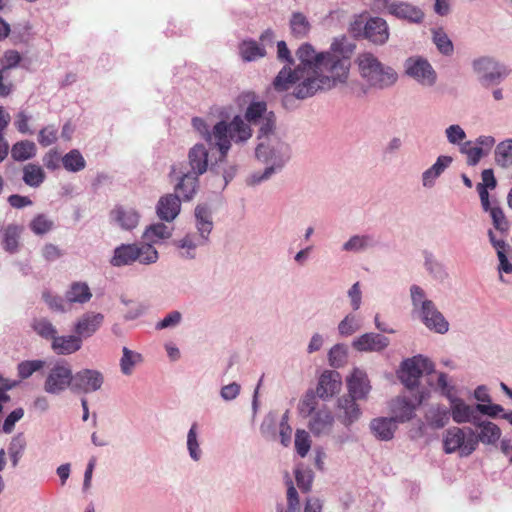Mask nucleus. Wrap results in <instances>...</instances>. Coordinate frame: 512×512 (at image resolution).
<instances>
[{
  "mask_svg": "<svg viewBox=\"0 0 512 512\" xmlns=\"http://www.w3.org/2000/svg\"><path fill=\"white\" fill-rule=\"evenodd\" d=\"M296 56L300 64L293 71L286 66L279 71L273 81L275 90L282 92L294 87L293 95L305 99L348 79L351 63L342 40L335 39L329 51L319 54L310 44H302Z\"/></svg>",
  "mask_w": 512,
  "mask_h": 512,
  "instance_id": "f257e3e1",
  "label": "nucleus"
},
{
  "mask_svg": "<svg viewBox=\"0 0 512 512\" xmlns=\"http://www.w3.org/2000/svg\"><path fill=\"white\" fill-rule=\"evenodd\" d=\"M192 124L194 128L205 135L206 140L214 139L215 145L221 153V161L226 158L231 147V141L236 143L245 142L252 136L250 126L240 116H235L230 123L218 122L213 127L212 133H209L204 120L201 118H193Z\"/></svg>",
  "mask_w": 512,
  "mask_h": 512,
  "instance_id": "f03ea898",
  "label": "nucleus"
},
{
  "mask_svg": "<svg viewBox=\"0 0 512 512\" xmlns=\"http://www.w3.org/2000/svg\"><path fill=\"white\" fill-rule=\"evenodd\" d=\"M356 63L360 76L370 87L384 89L395 84L398 79V75L393 68L383 65L370 52L359 54Z\"/></svg>",
  "mask_w": 512,
  "mask_h": 512,
  "instance_id": "7ed1b4c3",
  "label": "nucleus"
},
{
  "mask_svg": "<svg viewBox=\"0 0 512 512\" xmlns=\"http://www.w3.org/2000/svg\"><path fill=\"white\" fill-rule=\"evenodd\" d=\"M157 259L158 252L151 244H122L115 248L110 263L115 267L131 265L136 261L148 265L155 263Z\"/></svg>",
  "mask_w": 512,
  "mask_h": 512,
  "instance_id": "20e7f679",
  "label": "nucleus"
},
{
  "mask_svg": "<svg viewBox=\"0 0 512 512\" xmlns=\"http://www.w3.org/2000/svg\"><path fill=\"white\" fill-rule=\"evenodd\" d=\"M477 446L478 439L471 428H467L466 431L459 427L449 428L443 438V448L447 454L458 451L460 456L466 457L471 455Z\"/></svg>",
  "mask_w": 512,
  "mask_h": 512,
  "instance_id": "39448f33",
  "label": "nucleus"
},
{
  "mask_svg": "<svg viewBox=\"0 0 512 512\" xmlns=\"http://www.w3.org/2000/svg\"><path fill=\"white\" fill-rule=\"evenodd\" d=\"M433 371L434 365L431 361L422 356H414L402 363L399 377L408 389H413L418 385L423 373L429 374Z\"/></svg>",
  "mask_w": 512,
  "mask_h": 512,
  "instance_id": "423d86ee",
  "label": "nucleus"
},
{
  "mask_svg": "<svg viewBox=\"0 0 512 512\" xmlns=\"http://www.w3.org/2000/svg\"><path fill=\"white\" fill-rule=\"evenodd\" d=\"M473 68L479 75L480 82L485 86L500 83L510 73V70L505 65L489 57L475 60Z\"/></svg>",
  "mask_w": 512,
  "mask_h": 512,
  "instance_id": "0eeeda50",
  "label": "nucleus"
},
{
  "mask_svg": "<svg viewBox=\"0 0 512 512\" xmlns=\"http://www.w3.org/2000/svg\"><path fill=\"white\" fill-rule=\"evenodd\" d=\"M195 217L197 221V228L201 236V241L198 244L204 243L207 240L208 235L212 230V221L210 220V213L206 207L197 206L195 209ZM178 246L182 249H187L186 257L193 258L194 254L191 251L197 246V243L194 242L190 235L185 236L178 242Z\"/></svg>",
  "mask_w": 512,
  "mask_h": 512,
  "instance_id": "6e6552de",
  "label": "nucleus"
},
{
  "mask_svg": "<svg viewBox=\"0 0 512 512\" xmlns=\"http://www.w3.org/2000/svg\"><path fill=\"white\" fill-rule=\"evenodd\" d=\"M74 375L68 365L56 364L48 373L44 390L50 394H59L66 388L73 389Z\"/></svg>",
  "mask_w": 512,
  "mask_h": 512,
  "instance_id": "1a4fd4ad",
  "label": "nucleus"
},
{
  "mask_svg": "<svg viewBox=\"0 0 512 512\" xmlns=\"http://www.w3.org/2000/svg\"><path fill=\"white\" fill-rule=\"evenodd\" d=\"M407 75L424 85H433L436 73L429 62L421 57H410L405 62Z\"/></svg>",
  "mask_w": 512,
  "mask_h": 512,
  "instance_id": "9d476101",
  "label": "nucleus"
},
{
  "mask_svg": "<svg viewBox=\"0 0 512 512\" xmlns=\"http://www.w3.org/2000/svg\"><path fill=\"white\" fill-rule=\"evenodd\" d=\"M104 382L103 374L94 369H83L74 374V392L90 393L99 390Z\"/></svg>",
  "mask_w": 512,
  "mask_h": 512,
  "instance_id": "9b49d317",
  "label": "nucleus"
},
{
  "mask_svg": "<svg viewBox=\"0 0 512 512\" xmlns=\"http://www.w3.org/2000/svg\"><path fill=\"white\" fill-rule=\"evenodd\" d=\"M389 35V26L381 17H370L363 27V37L375 45L385 44Z\"/></svg>",
  "mask_w": 512,
  "mask_h": 512,
  "instance_id": "f8f14e48",
  "label": "nucleus"
},
{
  "mask_svg": "<svg viewBox=\"0 0 512 512\" xmlns=\"http://www.w3.org/2000/svg\"><path fill=\"white\" fill-rule=\"evenodd\" d=\"M385 7L390 15L409 23H421L424 18V12L419 7L407 2H388Z\"/></svg>",
  "mask_w": 512,
  "mask_h": 512,
  "instance_id": "ddd939ff",
  "label": "nucleus"
},
{
  "mask_svg": "<svg viewBox=\"0 0 512 512\" xmlns=\"http://www.w3.org/2000/svg\"><path fill=\"white\" fill-rule=\"evenodd\" d=\"M450 398V411L454 422L461 423H472L478 424L480 416L475 406H470L464 402L461 398L449 397Z\"/></svg>",
  "mask_w": 512,
  "mask_h": 512,
  "instance_id": "4468645a",
  "label": "nucleus"
},
{
  "mask_svg": "<svg viewBox=\"0 0 512 512\" xmlns=\"http://www.w3.org/2000/svg\"><path fill=\"white\" fill-rule=\"evenodd\" d=\"M104 322V315L98 312H86L78 318L74 332L80 339H86L95 334Z\"/></svg>",
  "mask_w": 512,
  "mask_h": 512,
  "instance_id": "2eb2a0df",
  "label": "nucleus"
},
{
  "mask_svg": "<svg viewBox=\"0 0 512 512\" xmlns=\"http://www.w3.org/2000/svg\"><path fill=\"white\" fill-rule=\"evenodd\" d=\"M422 320L427 328L437 333L444 334L449 329V323L446 321L442 313H440L432 301H424L422 312Z\"/></svg>",
  "mask_w": 512,
  "mask_h": 512,
  "instance_id": "dca6fc26",
  "label": "nucleus"
},
{
  "mask_svg": "<svg viewBox=\"0 0 512 512\" xmlns=\"http://www.w3.org/2000/svg\"><path fill=\"white\" fill-rule=\"evenodd\" d=\"M356 400L358 399L348 394L338 399L337 417L345 426H350L361 416Z\"/></svg>",
  "mask_w": 512,
  "mask_h": 512,
  "instance_id": "f3484780",
  "label": "nucleus"
},
{
  "mask_svg": "<svg viewBox=\"0 0 512 512\" xmlns=\"http://www.w3.org/2000/svg\"><path fill=\"white\" fill-rule=\"evenodd\" d=\"M390 341L389 338L377 333H365L356 338L352 346L360 352H380L384 350Z\"/></svg>",
  "mask_w": 512,
  "mask_h": 512,
  "instance_id": "a211bd4d",
  "label": "nucleus"
},
{
  "mask_svg": "<svg viewBox=\"0 0 512 512\" xmlns=\"http://www.w3.org/2000/svg\"><path fill=\"white\" fill-rule=\"evenodd\" d=\"M348 395L359 400L366 399L371 387L366 372L355 368L347 379Z\"/></svg>",
  "mask_w": 512,
  "mask_h": 512,
  "instance_id": "6ab92c4d",
  "label": "nucleus"
},
{
  "mask_svg": "<svg viewBox=\"0 0 512 512\" xmlns=\"http://www.w3.org/2000/svg\"><path fill=\"white\" fill-rule=\"evenodd\" d=\"M181 202L177 195L167 194L162 196L157 204L156 212L161 220L173 221L179 214Z\"/></svg>",
  "mask_w": 512,
  "mask_h": 512,
  "instance_id": "aec40b11",
  "label": "nucleus"
},
{
  "mask_svg": "<svg viewBox=\"0 0 512 512\" xmlns=\"http://www.w3.org/2000/svg\"><path fill=\"white\" fill-rule=\"evenodd\" d=\"M111 219L124 230L134 229L140 219L139 213L133 209L117 205L110 212Z\"/></svg>",
  "mask_w": 512,
  "mask_h": 512,
  "instance_id": "412c9836",
  "label": "nucleus"
},
{
  "mask_svg": "<svg viewBox=\"0 0 512 512\" xmlns=\"http://www.w3.org/2000/svg\"><path fill=\"white\" fill-rule=\"evenodd\" d=\"M341 384L339 373L325 371L319 378L316 393L320 398L332 397L340 390Z\"/></svg>",
  "mask_w": 512,
  "mask_h": 512,
  "instance_id": "4be33fe9",
  "label": "nucleus"
},
{
  "mask_svg": "<svg viewBox=\"0 0 512 512\" xmlns=\"http://www.w3.org/2000/svg\"><path fill=\"white\" fill-rule=\"evenodd\" d=\"M82 347V340L75 335L58 336L56 335L51 342V348L58 355H69L77 352Z\"/></svg>",
  "mask_w": 512,
  "mask_h": 512,
  "instance_id": "5701e85b",
  "label": "nucleus"
},
{
  "mask_svg": "<svg viewBox=\"0 0 512 512\" xmlns=\"http://www.w3.org/2000/svg\"><path fill=\"white\" fill-rule=\"evenodd\" d=\"M191 172L196 175H202L208 167V150L203 144L194 145L188 153Z\"/></svg>",
  "mask_w": 512,
  "mask_h": 512,
  "instance_id": "b1692460",
  "label": "nucleus"
},
{
  "mask_svg": "<svg viewBox=\"0 0 512 512\" xmlns=\"http://www.w3.org/2000/svg\"><path fill=\"white\" fill-rule=\"evenodd\" d=\"M334 418L330 411L323 409L317 411L309 422V429L316 435L327 434L330 432Z\"/></svg>",
  "mask_w": 512,
  "mask_h": 512,
  "instance_id": "393cba45",
  "label": "nucleus"
},
{
  "mask_svg": "<svg viewBox=\"0 0 512 512\" xmlns=\"http://www.w3.org/2000/svg\"><path fill=\"white\" fill-rule=\"evenodd\" d=\"M370 426L375 436L385 441L393 438L397 428L395 418H377L371 422Z\"/></svg>",
  "mask_w": 512,
  "mask_h": 512,
  "instance_id": "a878e982",
  "label": "nucleus"
},
{
  "mask_svg": "<svg viewBox=\"0 0 512 512\" xmlns=\"http://www.w3.org/2000/svg\"><path fill=\"white\" fill-rule=\"evenodd\" d=\"M92 297L89 286L84 282H74L65 293L67 303H87Z\"/></svg>",
  "mask_w": 512,
  "mask_h": 512,
  "instance_id": "bb28decb",
  "label": "nucleus"
},
{
  "mask_svg": "<svg viewBox=\"0 0 512 512\" xmlns=\"http://www.w3.org/2000/svg\"><path fill=\"white\" fill-rule=\"evenodd\" d=\"M22 180L30 187L37 188L42 185L46 179V173L44 169L35 163L26 164L23 169Z\"/></svg>",
  "mask_w": 512,
  "mask_h": 512,
  "instance_id": "cd10ccee",
  "label": "nucleus"
},
{
  "mask_svg": "<svg viewBox=\"0 0 512 512\" xmlns=\"http://www.w3.org/2000/svg\"><path fill=\"white\" fill-rule=\"evenodd\" d=\"M451 162L452 158L450 156H439L435 164L423 173V185L425 187H431L434 184L435 179L443 173Z\"/></svg>",
  "mask_w": 512,
  "mask_h": 512,
  "instance_id": "c85d7f7f",
  "label": "nucleus"
},
{
  "mask_svg": "<svg viewBox=\"0 0 512 512\" xmlns=\"http://www.w3.org/2000/svg\"><path fill=\"white\" fill-rule=\"evenodd\" d=\"M475 425L480 428V433L476 435L478 443L495 444L500 439L501 430L493 422L478 420V424Z\"/></svg>",
  "mask_w": 512,
  "mask_h": 512,
  "instance_id": "c756f323",
  "label": "nucleus"
},
{
  "mask_svg": "<svg viewBox=\"0 0 512 512\" xmlns=\"http://www.w3.org/2000/svg\"><path fill=\"white\" fill-rule=\"evenodd\" d=\"M239 54L243 61L251 62L264 57L266 51L255 40H244L239 45Z\"/></svg>",
  "mask_w": 512,
  "mask_h": 512,
  "instance_id": "7c9ffc66",
  "label": "nucleus"
},
{
  "mask_svg": "<svg viewBox=\"0 0 512 512\" xmlns=\"http://www.w3.org/2000/svg\"><path fill=\"white\" fill-rule=\"evenodd\" d=\"M198 176L192 172L184 173L179 182L177 183L175 190L182 195L185 200H190L196 192L198 184Z\"/></svg>",
  "mask_w": 512,
  "mask_h": 512,
  "instance_id": "2f4dec72",
  "label": "nucleus"
},
{
  "mask_svg": "<svg viewBox=\"0 0 512 512\" xmlns=\"http://www.w3.org/2000/svg\"><path fill=\"white\" fill-rule=\"evenodd\" d=\"M36 145L29 140H22L13 144L11 156L15 161H26L36 155Z\"/></svg>",
  "mask_w": 512,
  "mask_h": 512,
  "instance_id": "473e14b6",
  "label": "nucleus"
},
{
  "mask_svg": "<svg viewBox=\"0 0 512 512\" xmlns=\"http://www.w3.org/2000/svg\"><path fill=\"white\" fill-rule=\"evenodd\" d=\"M171 236V230L163 223H156L146 228L143 233V239L148 244L158 243L161 240L167 239Z\"/></svg>",
  "mask_w": 512,
  "mask_h": 512,
  "instance_id": "72a5a7b5",
  "label": "nucleus"
},
{
  "mask_svg": "<svg viewBox=\"0 0 512 512\" xmlns=\"http://www.w3.org/2000/svg\"><path fill=\"white\" fill-rule=\"evenodd\" d=\"M32 328L41 338L51 342L57 335V329L47 318H36L32 322Z\"/></svg>",
  "mask_w": 512,
  "mask_h": 512,
  "instance_id": "f704fd0d",
  "label": "nucleus"
},
{
  "mask_svg": "<svg viewBox=\"0 0 512 512\" xmlns=\"http://www.w3.org/2000/svg\"><path fill=\"white\" fill-rule=\"evenodd\" d=\"M62 164L67 171L78 172L85 168L86 161L77 149H73L62 157Z\"/></svg>",
  "mask_w": 512,
  "mask_h": 512,
  "instance_id": "c9c22d12",
  "label": "nucleus"
},
{
  "mask_svg": "<svg viewBox=\"0 0 512 512\" xmlns=\"http://www.w3.org/2000/svg\"><path fill=\"white\" fill-rule=\"evenodd\" d=\"M393 410L396 415V419L400 422H405L413 417L415 405L406 398H398L394 404Z\"/></svg>",
  "mask_w": 512,
  "mask_h": 512,
  "instance_id": "e433bc0d",
  "label": "nucleus"
},
{
  "mask_svg": "<svg viewBox=\"0 0 512 512\" xmlns=\"http://www.w3.org/2000/svg\"><path fill=\"white\" fill-rule=\"evenodd\" d=\"M487 212L492 219L494 228L501 233H506L509 229V222L498 202L491 206Z\"/></svg>",
  "mask_w": 512,
  "mask_h": 512,
  "instance_id": "4c0bfd02",
  "label": "nucleus"
},
{
  "mask_svg": "<svg viewBox=\"0 0 512 512\" xmlns=\"http://www.w3.org/2000/svg\"><path fill=\"white\" fill-rule=\"evenodd\" d=\"M290 27L294 36L302 38L309 32L310 24L305 15L296 12L291 17Z\"/></svg>",
  "mask_w": 512,
  "mask_h": 512,
  "instance_id": "58836bf2",
  "label": "nucleus"
},
{
  "mask_svg": "<svg viewBox=\"0 0 512 512\" xmlns=\"http://www.w3.org/2000/svg\"><path fill=\"white\" fill-rule=\"evenodd\" d=\"M45 366L44 360H26L17 365V372L20 379L29 378L34 372L41 370Z\"/></svg>",
  "mask_w": 512,
  "mask_h": 512,
  "instance_id": "ea45409f",
  "label": "nucleus"
},
{
  "mask_svg": "<svg viewBox=\"0 0 512 512\" xmlns=\"http://www.w3.org/2000/svg\"><path fill=\"white\" fill-rule=\"evenodd\" d=\"M497 162L503 166L512 164V139L505 140L499 143L495 151Z\"/></svg>",
  "mask_w": 512,
  "mask_h": 512,
  "instance_id": "a19ab883",
  "label": "nucleus"
},
{
  "mask_svg": "<svg viewBox=\"0 0 512 512\" xmlns=\"http://www.w3.org/2000/svg\"><path fill=\"white\" fill-rule=\"evenodd\" d=\"M26 441L23 436L14 437L9 446V455L13 467H16L25 451Z\"/></svg>",
  "mask_w": 512,
  "mask_h": 512,
  "instance_id": "79ce46f5",
  "label": "nucleus"
},
{
  "mask_svg": "<svg viewBox=\"0 0 512 512\" xmlns=\"http://www.w3.org/2000/svg\"><path fill=\"white\" fill-rule=\"evenodd\" d=\"M141 360V355L134 353L127 347L123 348V356L120 360L121 371L125 375L132 373L134 365Z\"/></svg>",
  "mask_w": 512,
  "mask_h": 512,
  "instance_id": "37998d69",
  "label": "nucleus"
},
{
  "mask_svg": "<svg viewBox=\"0 0 512 512\" xmlns=\"http://www.w3.org/2000/svg\"><path fill=\"white\" fill-rule=\"evenodd\" d=\"M433 41L441 53L445 55L452 54L453 44L442 29L433 32Z\"/></svg>",
  "mask_w": 512,
  "mask_h": 512,
  "instance_id": "c03bdc74",
  "label": "nucleus"
},
{
  "mask_svg": "<svg viewBox=\"0 0 512 512\" xmlns=\"http://www.w3.org/2000/svg\"><path fill=\"white\" fill-rule=\"evenodd\" d=\"M53 227L51 221L46 215L39 214L33 218L30 223V229L37 235H42L49 232Z\"/></svg>",
  "mask_w": 512,
  "mask_h": 512,
  "instance_id": "a18cd8bd",
  "label": "nucleus"
},
{
  "mask_svg": "<svg viewBox=\"0 0 512 512\" xmlns=\"http://www.w3.org/2000/svg\"><path fill=\"white\" fill-rule=\"evenodd\" d=\"M19 229L17 226H8L4 234V248L10 253H14L18 248Z\"/></svg>",
  "mask_w": 512,
  "mask_h": 512,
  "instance_id": "49530a36",
  "label": "nucleus"
},
{
  "mask_svg": "<svg viewBox=\"0 0 512 512\" xmlns=\"http://www.w3.org/2000/svg\"><path fill=\"white\" fill-rule=\"evenodd\" d=\"M311 447V440L308 432L297 430L295 433V449L301 457H305Z\"/></svg>",
  "mask_w": 512,
  "mask_h": 512,
  "instance_id": "de8ad7c7",
  "label": "nucleus"
},
{
  "mask_svg": "<svg viewBox=\"0 0 512 512\" xmlns=\"http://www.w3.org/2000/svg\"><path fill=\"white\" fill-rule=\"evenodd\" d=\"M267 105L265 102H252L245 112V119L250 123H256L266 113Z\"/></svg>",
  "mask_w": 512,
  "mask_h": 512,
  "instance_id": "09e8293b",
  "label": "nucleus"
},
{
  "mask_svg": "<svg viewBox=\"0 0 512 512\" xmlns=\"http://www.w3.org/2000/svg\"><path fill=\"white\" fill-rule=\"evenodd\" d=\"M58 129L54 125H48L41 129L38 134V142L43 147H48L56 142Z\"/></svg>",
  "mask_w": 512,
  "mask_h": 512,
  "instance_id": "8fccbe9b",
  "label": "nucleus"
},
{
  "mask_svg": "<svg viewBox=\"0 0 512 512\" xmlns=\"http://www.w3.org/2000/svg\"><path fill=\"white\" fill-rule=\"evenodd\" d=\"M187 447L189 450V454L192 459L199 460L201 455V450L199 448V443L197 440V432H196V424H193L190 428L187 435Z\"/></svg>",
  "mask_w": 512,
  "mask_h": 512,
  "instance_id": "3c124183",
  "label": "nucleus"
},
{
  "mask_svg": "<svg viewBox=\"0 0 512 512\" xmlns=\"http://www.w3.org/2000/svg\"><path fill=\"white\" fill-rule=\"evenodd\" d=\"M360 329V325L355 316H346L338 325L339 333L343 336H350Z\"/></svg>",
  "mask_w": 512,
  "mask_h": 512,
  "instance_id": "603ef678",
  "label": "nucleus"
},
{
  "mask_svg": "<svg viewBox=\"0 0 512 512\" xmlns=\"http://www.w3.org/2000/svg\"><path fill=\"white\" fill-rule=\"evenodd\" d=\"M461 151L467 155V163L469 165H476L483 155V149L481 147H471L470 142L465 143L461 147Z\"/></svg>",
  "mask_w": 512,
  "mask_h": 512,
  "instance_id": "864d4df0",
  "label": "nucleus"
},
{
  "mask_svg": "<svg viewBox=\"0 0 512 512\" xmlns=\"http://www.w3.org/2000/svg\"><path fill=\"white\" fill-rule=\"evenodd\" d=\"M24 416V410L22 408H16L5 418L3 423V431L7 434L14 430L16 422H18Z\"/></svg>",
  "mask_w": 512,
  "mask_h": 512,
  "instance_id": "5fc2aeb1",
  "label": "nucleus"
},
{
  "mask_svg": "<svg viewBox=\"0 0 512 512\" xmlns=\"http://www.w3.org/2000/svg\"><path fill=\"white\" fill-rule=\"evenodd\" d=\"M20 61L21 56L19 52L15 50H8L4 54L2 59V68L0 70H4V73H6L9 69L16 67Z\"/></svg>",
  "mask_w": 512,
  "mask_h": 512,
  "instance_id": "6e6d98bb",
  "label": "nucleus"
},
{
  "mask_svg": "<svg viewBox=\"0 0 512 512\" xmlns=\"http://www.w3.org/2000/svg\"><path fill=\"white\" fill-rule=\"evenodd\" d=\"M370 238L368 236H353L343 246L346 251H357L368 245Z\"/></svg>",
  "mask_w": 512,
  "mask_h": 512,
  "instance_id": "4d7b16f0",
  "label": "nucleus"
},
{
  "mask_svg": "<svg viewBox=\"0 0 512 512\" xmlns=\"http://www.w3.org/2000/svg\"><path fill=\"white\" fill-rule=\"evenodd\" d=\"M346 358V352L340 345H335L329 351V361L334 367H340Z\"/></svg>",
  "mask_w": 512,
  "mask_h": 512,
  "instance_id": "13d9d810",
  "label": "nucleus"
},
{
  "mask_svg": "<svg viewBox=\"0 0 512 512\" xmlns=\"http://www.w3.org/2000/svg\"><path fill=\"white\" fill-rule=\"evenodd\" d=\"M60 161H62V158L54 149L48 151L43 157L44 166L49 170H56L59 168Z\"/></svg>",
  "mask_w": 512,
  "mask_h": 512,
  "instance_id": "bf43d9fd",
  "label": "nucleus"
},
{
  "mask_svg": "<svg viewBox=\"0 0 512 512\" xmlns=\"http://www.w3.org/2000/svg\"><path fill=\"white\" fill-rule=\"evenodd\" d=\"M446 135L450 143H460L465 139L466 134L459 125H451L446 129Z\"/></svg>",
  "mask_w": 512,
  "mask_h": 512,
  "instance_id": "052dcab7",
  "label": "nucleus"
},
{
  "mask_svg": "<svg viewBox=\"0 0 512 512\" xmlns=\"http://www.w3.org/2000/svg\"><path fill=\"white\" fill-rule=\"evenodd\" d=\"M275 126V116L273 112L267 114L262 121V125L259 130V137L268 136L273 132Z\"/></svg>",
  "mask_w": 512,
  "mask_h": 512,
  "instance_id": "680f3d73",
  "label": "nucleus"
},
{
  "mask_svg": "<svg viewBox=\"0 0 512 512\" xmlns=\"http://www.w3.org/2000/svg\"><path fill=\"white\" fill-rule=\"evenodd\" d=\"M476 409L478 410V414L481 413L490 417H496L500 412L504 410L503 407L499 404H477Z\"/></svg>",
  "mask_w": 512,
  "mask_h": 512,
  "instance_id": "e2e57ef3",
  "label": "nucleus"
},
{
  "mask_svg": "<svg viewBox=\"0 0 512 512\" xmlns=\"http://www.w3.org/2000/svg\"><path fill=\"white\" fill-rule=\"evenodd\" d=\"M181 320V314L178 311H173L167 316H165L158 324V329H164L170 326H174L178 324Z\"/></svg>",
  "mask_w": 512,
  "mask_h": 512,
  "instance_id": "0e129e2a",
  "label": "nucleus"
},
{
  "mask_svg": "<svg viewBox=\"0 0 512 512\" xmlns=\"http://www.w3.org/2000/svg\"><path fill=\"white\" fill-rule=\"evenodd\" d=\"M240 392V385L233 382L228 385H225L221 389V396L225 400H233L235 399Z\"/></svg>",
  "mask_w": 512,
  "mask_h": 512,
  "instance_id": "69168bd1",
  "label": "nucleus"
},
{
  "mask_svg": "<svg viewBox=\"0 0 512 512\" xmlns=\"http://www.w3.org/2000/svg\"><path fill=\"white\" fill-rule=\"evenodd\" d=\"M295 478H296V482H297V485L298 487L303 491V492H308L311 488V483H312V478L309 474H306L304 472H301L299 470L296 471L295 473Z\"/></svg>",
  "mask_w": 512,
  "mask_h": 512,
  "instance_id": "338daca9",
  "label": "nucleus"
},
{
  "mask_svg": "<svg viewBox=\"0 0 512 512\" xmlns=\"http://www.w3.org/2000/svg\"><path fill=\"white\" fill-rule=\"evenodd\" d=\"M8 203L13 208H17V209H20V208L32 205V201H31V199L29 197L21 196V195H18V194L10 195L8 197Z\"/></svg>",
  "mask_w": 512,
  "mask_h": 512,
  "instance_id": "774afa93",
  "label": "nucleus"
}]
</instances>
